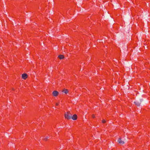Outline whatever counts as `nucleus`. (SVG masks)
<instances>
[{"mask_svg":"<svg viewBox=\"0 0 150 150\" xmlns=\"http://www.w3.org/2000/svg\"><path fill=\"white\" fill-rule=\"evenodd\" d=\"M73 120H76L77 119V115L76 114L74 115L71 117Z\"/></svg>","mask_w":150,"mask_h":150,"instance_id":"obj_5","label":"nucleus"},{"mask_svg":"<svg viewBox=\"0 0 150 150\" xmlns=\"http://www.w3.org/2000/svg\"><path fill=\"white\" fill-rule=\"evenodd\" d=\"M28 77V75L25 73L23 74L22 75V78L24 79H26Z\"/></svg>","mask_w":150,"mask_h":150,"instance_id":"obj_2","label":"nucleus"},{"mask_svg":"<svg viewBox=\"0 0 150 150\" xmlns=\"http://www.w3.org/2000/svg\"><path fill=\"white\" fill-rule=\"evenodd\" d=\"M59 93L58 91H54L52 93V95L54 96H58Z\"/></svg>","mask_w":150,"mask_h":150,"instance_id":"obj_3","label":"nucleus"},{"mask_svg":"<svg viewBox=\"0 0 150 150\" xmlns=\"http://www.w3.org/2000/svg\"><path fill=\"white\" fill-rule=\"evenodd\" d=\"M59 104V103H56V106H58Z\"/></svg>","mask_w":150,"mask_h":150,"instance_id":"obj_12","label":"nucleus"},{"mask_svg":"<svg viewBox=\"0 0 150 150\" xmlns=\"http://www.w3.org/2000/svg\"><path fill=\"white\" fill-rule=\"evenodd\" d=\"M48 138H49V137L48 136H47L44 138L43 140L45 141H46L47 140Z\"/></svg>","mask_w":150,"mask_h":150,"instance_id":"obj_8","label":"nucleus"},{"mask_svg":"<svg viewBox=\"0 0 150 150\" xmlns=\"http://www.w3.org/2000/svg\"><path fill=\"white\" fill-rule=\"evenodd\" d=\"M118 143L120 144H124V142L121 140V139L120 138H119L118 141Z\"/></svg>","mask_w":150,"mask_h":150,"instance_id":"obj_4","label":"nucleus"},{"mask_svg":"<svg viewBox=\"0 0 150 150\" xmlns=\"http://www.w3.org/2000/svg\"><path fill=\"white\" fill-rule=\"evenodd\" d=\"M134 103L136 105H137L138 106H139L140 105V104H141V103L140 102H139L137 101L134 102Z\"/></svg>","mask_w":150,"mask_h":150,"instance_id":"obj_6","label":"nucleus"},{"mask_svg":"<svg viewBox=\"0 0 150 150\" xmlns=\"http://www.w3.org/2000/svg\"><path fill=\"white\" fill-rule=\"evenodd\" d=\"M106 121L105 120H102V123H105L106 122Z\"/></svg>","mask_w":150,"mask_h":150,"instance_id":"obj_10","label":"nucleus"},{"mask_svg":"<svg viewBox=\"0 0 150 150\" xmlns=\"http://www.w3.org/2000/svg\"><path fill=\"white\" fill-rule=\"evenodd\" d=\"M92 117L93 118H94L95 117V116L94 114H93L92 115Z\"/></svg>","mask_w":150,"mask_h":150,"instance_id":"obj_11","label":"nucleus"},{"mask_svg":"<svg viewBox=\"0 0 150 150\" xmlns=\"http://www.w3.org/2000/svg\"><path fill=\"white\" fill-rule=\"evenodd\" d=\"M64 117L65 119L67 120H69L71 119L72 117V114L69 111H68L64 114Z\"/></svg>","mask_w":150,"mask_h":150,"instance_id":"obj_1","label":"nucleus"},{"mask_svg":"<svg viewBox=\"0 0 150 150\" xmlns=\"http://www.w3.org/2000/svg\"><path fill=\"white\" fill-rule=\"evenodd\" d=\"M58 57L60 59H63L64 58V55L60 54L59 55Z\"/></svg>","mask_w":150,"mask_h":150,"instance_id":"obj_7","label":"nucleus"},{"mask_svg":"<svg viewBox=\"0 0 150 150\" xmlns=\"http://www.w3.org/2000/svg\"><path fill=\"white\" fill-rule=\"evenodd\" d=\"M64 93L65 94L67 93H68V92H69V91L67 89H65V90H64Z\"/></svg>","mask_w":150,"mask_h":150,"instance_id":"obj_9","label":"nucleus"}]
</instances>
